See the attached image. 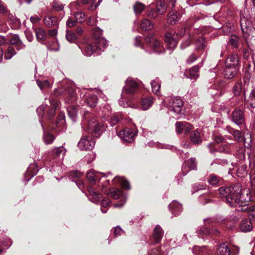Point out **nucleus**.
Masks as SVG:
<instances>
[{
	"instance_id": "f257e3e1",
	"label": "nucleus",
	"mask_w": 255,
	"mask_h": 255,
	"mask_svg": "<svg viewBox=\"0 0 255 255\" xmlns=\"http://www.w3.org/2000/svg\"><path fill=\"white\" fill-rule=\"evenodd\" d=\"M241 186L240 184L234 185L230 187H222L219 189L221 197L225 198L227 203L231 207H241L246 203V198H243L241 193Z\"/></svg>"
},
{
	"instance_id": "f03ea898",
	"label": "nucleus",
	"mask_w": 255,
	"mask_h": 255,
	"mask_svg": "<svg viewBox=\"0 0 255 255\" xmlns=\"http://www.w3.org/2000/svg\"><path fill=\"white\" fill-rule=\"evenodd\" d=\"M245 18H241L240 24L243 37L246 39L248 45L252 48H255V28L246 23Z\"/></svg>"
},
{
	"instance_id": "7ed1b4c3",
	"label": "nucleus",
	"mask_w": 255,
	"mask_h": 255,
	"mask_svg": "<svg viewBox=\"0 0 255 255\" xmlns=\"http://www.w3.org/2000/svg\"><path fill=\"white\" fill-rule=\"evenodd\" d=\"M204 226L200 227L197 231V234L199 238H204L208 235L218 236L220 234L219 230L214 227L215 222L211 219L204 220Z\"/></svg>"
},
{
	"instance_id": "20e7f679",
	"label": "nucleus",
	"mask_w": 255,
	"mask_h": 255,
	"mask_svg": "<svg viewBox=\"0 0 255 255\" xmlns=\"http://www.w3.org/2000/svg\"><path fill=\"white\" fill-rule=\"evenodd\" d=\"M53 95L56 97L63 96L67 103H73L76 100V94L74 89L68 85L55 89Z\"/></svg>"
},
{
	"instance_id": "39448f33",
	"label": "nucleus",
	"mask_w": 255,
	"mask_h": 255,
	"mask_svg": "<svg viewBox=\"0 0 255 255\" xmlns=\"http://www.w3.org/2000/svg\"><path fill=\"white\" fill-rule=\"evenodd\" d=\"M106 127L103 122L93 119L88 122V132L93 136L97 137L105 130Z\"/></svg>"
},
{
	"instance_id": "423d86ee",
	"label": "nucleus",
	"mask_w": 255,
	"mask_h": 255,
	"mask_svg": "<svg viewBox=\"0 0 255 255\" xmlns=\"http://www.w3.org/2000/svg\"><path fill=\"white\" fill-rule=\"evenodd\" d=\"M138 89V84L131 78H128L126 80V85L123 88V92L122 93V99L125 98L124 97V95H130L135 93Z\"/></svg>"
},
{
	"instance_id": "0eeeda50",
	"label": "nucleus",
	"mask_w": 255,
	"mask_h": 255,
	"mask_svg": "<svg viewBox=\"0 0 255 255\" xmlns=\"http://www.w3.org/2000/svg\"><path fill=\"white\" fill-rule=\"evenodd\" d=\"M183 106V102L179 98H171L167 104L168 108L176 114H180Z\"/></svg>"
},
{
	"instance_id": "6e6552de",
	"label": "nucleus",
	"mask_w": 255,
	"mask_h": 255,
	"mask_svg": "<svg viewBox=\"0 0 255 255\" xmlns=\"http://www.w3.org/2000/svg\"><path fill=\"white\" fill-rule=\"evenodd\" d=\"M178 40V35L176 33H172L168 32L165 35L164 41L167 49L172 50L174 49L177 46Z\"/></svg>"
},
{
	"instance_id": "1a4fd4ad",
	"label": "nucleus",
	"mask_w": 255,
	"mask_h": 255,
	"mask_svg": "<svg viewBox=\"0 0 255 255\" xmlns=\"http://www.w3.org/2000/svg\"><path fill=\"white\" fill-rule=\"evenodd\" d=\"M231 119L233 122L238 126L244 125L245 123L244 111L240 109H236L232 112Z\"/></svg>"
},
{
	"instance_id": "9d476101",
	"label": "nucleus",
	"mask_w": 255,
	"mask_h": 255,
	"mask_svg": "<svg viewBox=\"0 0 255 255\" xmlns=\"http://www.w3.org/2000/svg\"><path fill=\"white\" fill-rule=\"evenodd\" d=\"M135 134L129 128H126L121 130L118 133V135L124 142H131L134 140Z\"/></svg>"
},
{
	"instance_id": "9b49d317",
	"label": "nucleus",
	"mask_w": 255,
	"mask_h": 255,
	"mask_svg": "<svg viewBox=\"0 0 255 255\" xmlns=\"http://www.w3.org/2000/svg\"><path fill=\"white\" fill-rule=\"evenodd\" d=\"M95 144V142L92 138H88L86 136H84L80 139L78 145L81 150H87L92 149Z\"/></svg>"
},
{
	"instance_id": "f8f14e48",
	"label": "nucleus",
	"mask_w": 255,
	"mask_h": 255,
	"mask_svg": "<svg viewBox=\"0 0 255 255\" xmlns=\"http://www.w3.org/2000/svg\"><path fill=\"white\" fill-rule=\"evenodd\" d=\"M9 41V44L14 45L17 50L23 49L25 47V45L21 41L18 34H12Z\"/></svg>"
},
{
	"instance_id": "ddd939ff",
	"label": "nucleus",
	"mask_w": 255,
	"mask_h": 255,
	"mask_svg": "<svg viewBox=\"0 0 255 255\" xmlns=\"http://www.w3.org/2000/svg\"><path fill=\"white\" fill-rule=\"evenodd\" d=\"M199 66L195 65L188 70H186L184 72V75L187 78L196 80L199 76Z\"/></svg>"
},
{
	"instance_id": "4468645a",
	"label": "nucleus",
	"mask_w": 255,
	"mask_h": 255,
	"mask_svg": "<svg viewBox=\"0 0 255 255\" xmlns=\"http://www.w3.org/2000/svg\"><path fill=\"white\" fill-rule=\"evenodd\" d=\"M239 69V68L226 65L223 72L225 78L228 79H232L237 75Z\"/></svg>"
},
{
	"instance_id": "2eb2a0df",
	"label": "nucleus",
	"mask_w": 255,
	"mask_h": 255,
	"mask_svg": "<svg viewBox=\"0 0 255 255\" xmlns=\"http://www.w3.org/2000/svg\"><path fill=\"white\" fill-rule=\"evenodd\" d=\"M84 54L87 56H90L94 53H97L98 54H100L98 51V48L96 47L95 43H87L85 45L83 50Z\"/></svg>"
},
{
	"instance_id": "dca6fc26",
	"label": "nucleus",
	"mask_w": 255,
	"mask_h": 255,
	"mask_svg": "<svg viewBox=\"0 0 255 255\" xmlns=\"http://www.w3.org/2000/svg\"><path fill=\"white\" fill-rule=\"evenodd\" d=\"M214 197L215 194L213 192L208 191L199 196V201L201 204L205 205L212 202Z\"/></svg>"
},
{
	"instance_id": "f3484780",
	"label": "nucleus",
	"mask_w": 255,
	"mask_h": 255,
	"mask_svg": "<svg viewBox=\"0 0 255 255\" xmlns=\"http://www.w3.org/2000/svg\"><path fill=\"white\" fill-rule=\"evenodd\" d=\"M225 65L239 68V59L237 54H233L228 57L225 61Z\"/></svg>"
},
{
	"instance_id": "a211bd4d",
	"label": "nucleus",
	"mask_w": 255,
	"mask_h": 255,
	"mask_svg": "<svg viewBox=\"0 0 255 255\" xmlns=\"http://www.w3.org/2000/svg\"><path fill=\"white\" fill-rule=\"evenodd\" d=\"M164 235V232L159 225H157L153 231V238L155 243H158L160 242Z\"/></svg>"
},
{
	"instance_id": "6ab92c4d",
	"label": "nucleus",
	"mask_w": 255,
	"mask_h": 255,
	"mask_svg": "<svg viewBox=\"0 0 255 255\" xmlns=\"http://www.w3.org/2000/svg\"><path fill=\"white\" fill-rule=\"evenodd\" d=\"M114 184H120L126 190H129L130 186L129 182L123 177L116 176L113 180Z\"/></svg>"
},
{
	"instance_id": "aec40b11",
	"label": "nucleus",
	"mask_w": 255,
	"mask_h": 255,
	"mask_svg": "<svg viewBox=\"0 0 255 255\" xmlns=\"http://www.w3.org/2000/svg\"><path fill=\"white\" fill-rule=\"evenodd\" d=\"M240 230L243 232H248L253 229V225L250 219H245L243 220L240 225Z\"/></svg>"
},
{
	"instance_id": "412c9836",
	"label": "nucleus",
	"mask_w": 255,
	"mask_h": 255,
	"mask_svg": "<svg viewBox=\"0 0 255 255\" xmlns=\"http://www.w3.org/2000/svg\"><path fill=\"white\" fill-rule=\"evenodd\" d=\"M169 210L174 216L178 215L182 210V205L176 201L171 202L169 205Z\"/></svg>"
},
{
	"instance_id": "4be33fe9",
	"label": "nucleus",
	"mask_w": 255,
	"mask_h": 255,
	"mask_svg": "<svg viewBox=\"0 0 255 255\" xmlns=\"http://www.w3.org/2000/svg\"><path fill=\"white\" fill-rule=\"evenodd\" d=\"M224 87V83L220 81L218 85V89H216L214 88H211L209 89V93L213 97L220 96L223 94V90Z\"/></svg>"
},
{
	"instance_id": "5701e85b",
	"label": "nucleus",
	"mask_w": 255,
	"mask_h": 255,
	"mask_svg": "<svg viewBox=\"0 0 255 255\" xmlns=\"http://www.w3.org/2000/svg\"><path fill=\"white\" fill-rule=\"evenodd\" d=\"M44 23L48 27L57 26L58 25V22L56 17L47 15L44 19Z\"/></svg>"
},
{
	"instance_id": "b1692460",
	"label": "nucleus",
	"mask_w": 255,
	"mask_h": 255,
	"mask_svg": "<svg viewBox=\"0 0 255 255\" xmlns=\"http://www.w3.org/2000/svg\"><path fill=\"white\" fill-rule=\"evenodd\" d=\"M95 45L98 48V51L101 53V51H103L108 46L107 40L104 37L100 38L97 41L94 42Z\"/></svg>"
},
{
	"instance_id": "393cba45",
	"label": "nucleus",
	"mask_w": 255,
	"mask_h": 255,
	"mask_svg": "<svg viewBox=\"0 0 255 255\" xmlns=\"http://www.w3.org/2000/svg\"><path fill=\"white\" fill-rule=\"evenodd\" d=\"M105 193L114 199H118L122 196L123 192L121 189L112 188Z\"/></svg>"
},
{
	"instance_id": "a878e982",
	"label": "nucleus",
	"mask_w": 255,
	"mask_h": 255,
	"mask_svg": "<svg viewBox=\"0 0 255 255\" xmlns=\"http://www.w3.org/2000/svg\"><path fill=\"white\" fill-rule=\"evenodd\" d=\"M190 138L192 142L194 144H199L202 142L200 133L198 130H195L191 132Z\"/></svg>"
},
{
	"instance_id": "bb28decb",
	"label": "nucleus",
	"mask_w": 255,
	"mask_h": 255,
	"mask_svg": "<svg viewBox=\"0 0 255 255\" xmlns=\"http://www.w3.org/2000/svg\"><path fill=\"white\" fill-rule=\"evenodd\" d=\"M34 31L37 41H43L46 39L47 35L43 28L41 27L36 28L34 29Z\"/></svg>"
},
{
	"instance_id": "cd10ccee",
	"label": "nucleus",
	"mask_w": 255,
	"mask_h": 255,
	"mask_svg": "<svg viewBox=\"0 0 255 255\" xmlns=\"http://www.w3.org/2000/svg\"><path fill=\"white\" fill-rule=\"evenodd\" d=\"M233 92L235 96H240L242 94L245 95V91L243 88V85L242 82H237L233 88Z\"/></svg>"
},
{
	"instance_id": "c85d7f7f",
	"label": "nucleus",
	"mask_w": 255,
	"mask_h": 255,
	"mask_svg": "<svg viewBox=\"0 0 255 255\" xmlns=\"http://www.w3.org/2000/svg\"><path fill=\"white\" fill-rule=\"evenodd\" d=\"M154 98L149 96L142 99L141 106L144 110L148 109L153 104Z\"/></svg>"
},
{
	"instance_id": "c756f323",
	"label": "nucleus",
	"mask_w": 255,
	"mask_h": 255,
	"mask_svg": "<svg viewBox=\"0 0 255 255\" xmlns=\"http://www.w3.org/2000/svg\"><path fill=\"white\" fill-rule=\"evenodd\" d=\"M180 18V15L178 14L176 11H171L168 16L167 20L170 24H174L179 20Z\"/></svg>"
},
{
	"instance_id": "7c9ffc66",
	"label": "nucleus",
	"mask_w": 255,
	"mask_h": 255,
	"mask_svg": "<svg viewBox=\"0 0 255 255\" xmlns=\"http://www.w3.org/2000/svg\"><path fill=\"white\" fill-rule=\"evenodd\" d=\"M67 112L69 117L73 122H75L77 119V108L74 106H70L67 108Z\"/></svg>"
},
{
	"instance_id": "2f4dec72",
	"label": "nucleus",
	"mask_w": 255,
	"mask_h": 255,
	"mask_svg": "<svg viewBox=\"0 0 255 255\" xmlns=\"http://www.w3.org/2000/svg\"><path fill=\"white\" fill-rule=\"evenodd\" d=\"M97 97L94 95H91L86 98L85 102L89 107L93 108L97 105Z\"/></svg>"
},
{
	"instance_id": "473e14b6",
	"label": "nucleus",
	"mask_w": 255,
	"mask_h": 255,
	"mask_svg": "<svg viewBox=\"0 0 255 255\" xmlns=\"http://www.w3.org/2000/svg\"><path fill=\"white\" fill-rule=\"evenodd\" d=\"M221 181L222 178L216 175L210 174L208 177V182L212 186H219Z\"/></svg>"
},
{
	"instance_id": "72a5a7b5",
	"label": "nucleus",
	"mask_w": 255,
	"mask_h": 255,
	"mask_svg": "<svg viewBox=\"0 0 255 255\" xmlns=\"http://www.w3.org/2000/svg\"><path fill=\"white\" fill-rule=\"evenodd\" d=\"M42 128L43 129V140L45 144H50L52 143L55 137L54 136V135L48 132H46L44 130L43 127L42 126Z\"/></svg>"
},
{
	"instance_id": "f704fd0d",
	"label": "nucleus",
	"mask_w": 255,
	"mask_h": 255,
	"mask_svg": "<svg viewBox=\"0 0 255 255\" xmlns=\"http://www.w3.org/2000/svg\"><path fill=\"white\" fill-rule=\"evenodd\" d=\"M154 24L147 19H144L140 23L141 28L143 30H150L153 28Z\"/></svg>"
},
{
	"instance_id": "c9c22d12",
	"label": "nucleus",
	"mask_w": 255,
	"mask_h": 255,
	"mask_svg": "<svg viewBox=\"0 0 255 255\" xmlns=\"http://www.w3.org/2000/svg\"><path fill=\"white\" fill-rule=\"evenodd\" d=\"M153 49V50L158 53H160L164 50V48L161 45L160 41L155 39L152 45H150Z\"/></svg>"
},
{
	"instance_id": "e433bc0d",
	"label": "nucleus",
	"mask_w": 255,
	"mask_h": 255,
	"mask_svg": "<svg viewBox=\"0 0 255 255\" xmlns=\"http://www.w3.org/2000/svg\"><path fill=\"white\" fill-rule=\"evenodd\" d=\"M45 45L50 50L54 51L59 50L60 46L57 39L55 41H53L45 43Z\"/></svg>"
},
{
	"instance_id": "4c0bfd02",
	"label": "nucleus",
	"mask_w": 255,
	"mask_h": 255,
	"mask_svg": "<svg viewBox=\"0 0 255 255\" xmlns=\"http://www.w3.org/2000/svg\"><path fill=\"white\" fill-rule=\"evenodd\" d=\"M248 106L252 108H255V89L252 90L248 99L246 101Z\"/></svg>"
},
{
	"instance_id": "58836bf2",
	"label": "nucleus",
	"mask_w": 255,
	"mask_h": 255,
	"mask_svg": "<svg viewBox=\"0 0 255 255\" xmlns=\"http://www.w3.org/2000/svg\"><path fill=\"white\" fill-rule=\"evenodd\" d=\"M101 112V116L105 120H106L107 119L110 118L111 115L112 114L111 108L110 106L108 105L102 107Z\"/></svg>"
},
{
	"instance_id": "ea45409f",
	"label": "nucleus",
	"mask_w": 255,
	"mask_h": 255,
	"mask_svg": "<svg viewBox=\"0 0 255 255\" xmlns=\"http://www.w3.org/2000/svg\"><path fill=\"white\" fill-rule=\"evenodd\" d=\"M66 150L63 146H59L55 148L52 151V155L55 157H57L62 155V157L65 155Z\"/></svg>"
},
{
	"instance_id": "a19ab883",
	"label": "nucleus",
	"mask_w": 255,
	"mask_h": 255,
	"mask_svg": "<svg viewBox=\"0 0 255 255\" xmlns=\"http://www.w3.org/2000/svg\"><path fill=\"white\" fill-rule=\"evenodd\" d=\"M196 49L198 50H203L206 46V42L205 39L201 37H199L196 41Z\"/></svg>"
},
{
	"instance_id": "79ce46f5",
	"label": "nucleus",
	"mask_w": 255,
	"mask_h": 255,
	"mask_svg": "<svg viewBox=\"0 0 255 255\" xmlns=\"http://www.w3.org/2000/svg\"><path fill=\"white\" fill-rule=\"evenodd\" d=\"M92 32V36L95 39V41H97V40H98L102 37V35H103V30L99 27H96L93 28Z\"/></svg>"
},
{
	"instance_id": "37998d69",
	"label": "nucleus",
	"mask_w": 255,
	"mask_h": 255,
	"mask_svg": "<svg viewBox=\"0 0 255 255\" xmlns=\"http://www.w3.org/2000/svg\"><path fill=\"white\" fill-rule=\"evenodd\" d=\"M16 51L15 49L11 47V46H9L7 47V51L4 55V58L6 60L10 59L13 56L16 54Z\"/></svg>"
},
{
	"instance_id": "c03bdc74",
	"label": "nucleus",
	"mask_w": 255,
	"mask_h": 255,
	"mask_svg": "<svg viewBox=\"0 0 255 255\" xmlns=\"http://www.w3.org/2000/svg\"><path fill=\"white\" fill-rule=\"evenodd\" d=\"M167 6L165 1H158L156 4V11L160 14H163L166 10Z\"/></svg>"
},
{
	"instance_id": "a18cd8bd",
	"label": "nucleus",
	"mask_w": 255,
	"mask_h": 255,
	"mask_svg": "<svg viewBox=\"0 0 255 255\" xmlns=\"http://www.w3.org/2000/svg\"><path fill=\"white\" fill-rule=\"evenodd\" d=\"M218 255H231V251L229 247L226 246H220L218 249Z\"/></svg>"
},
{
	"instance_id": "49530a36",
	"label": "nucleus",
	"mask_w": 255,
	"mask_h": 255,
	"mask_svg": "<svg viewBox=\"0 0 255 255\" xmlns=\"http://www.w3.org/2000/svg\"><path fill=\"white\" fill-rule=\"evenodd\" d=\"M152 92L157 95L160 94V84L157 81L153 80L151 82Z\"/></svg>"
},
{
	"instance_id": "de8ad7c7",
	"label": "nucleus",
	"mask_w": 255,
	"mask_h": 255,
	"mask_svg": "<svg viewBox=\"0 0 255 255\" xmlns=\"http://www.w3.org/2000/svg\"><path fill=\"white\" fill-rule=\"evenodd\" d=\"M144 5L139 2H136L133 5V9L136 14H140L144 9Z\"/></svg>"
},
{
	"instance_id": "09e8293b",
	"label": "nucleus",
	"mask_w": 255,
	"mask_h": 255,
	"mask_svg": "<svg viewBox=\"0 0 255 255\" xmlns=\"http://www.w3.org/2000/svg\"><path fill=\"white\" fill-rule=\"evenodd\" d=\"M88 191L91 195L93 196V198L96 201H99L101 199V195L98 192H96L92 187L88 186Z\"/></svg>"
},
{
	"instance_id": "8fccbe9b",
	"label": "nucleus",
	"mask_w": 255,
	"mask_h": 255,
	"mask_svg": "<svg viewBox=\"0 0 255 255\" xmlns=\"http://www.w3.org/2000/svg\"><path fill=\"white\" fill-rule=\"evenodd\" d=\"M66 38L70 42H74L77 39L76 34L70 31H67Z\"/></svg>"
},
{
	"instance_id": "3c124183",
	"label": "nucleus",
	"mask_w": 255,
	"mask_h": 255,
	"mask_svg": "<svg viewBox=\"0 0 255 255\" xmlns=\"http://www.w3.org/2000/svg\"><path fill=\"white\" fill-rule=\"evenodd\" d=\"M106 121L109 123L111 126L113 127L119 122V118L117 116L112 114L110 118L106 119Z\"/></svg>"
},
{
	"instance_id": "603ef678",
	"label": "nucleus",
	"mask_w": 255,
	"mask_h": 255,
	"mask_svg": "<svg viewBox=\"0 0 255 255\" xmlns=\"http://www.w3.org/2000/svg\"><path fill=\"white\" fill-rule=\"evenodd\" d=\"M250 199V197H248V199H246L247 201H248ZM248 202H247L246 203H244L243 206L241 207H243V208L240 210L238 209V210H241L242 211H248V212L249 213L251 212H255V206H251L250 207H247L246 206V203Z\"/></svg>"
},
{
	"instance_id": "864d4df0",
	"label": "nucleus",
	"mask_w": 255,
	"mask_h": 255,
	"mask_svg": "<svg viewBox=\"0 0 255 255\" xmlns=\"http://www.w3.org/2000/svg\"><path fill=\"white\" fill-rule=\"evenodd\" d=\"M36 83L37 85L41 89L47 88L50 87V84L49 82L47 80L44 81L37 80H36Z\"/></svg>"
},
{
	"instance_id": "5fc2aeb1",
	"label": "nucleus",
	"mask_w": 255,
	"mask_h": 255,
	"mask_svg": "<svg viewBox=\"0 0 255 255\" xmlns=\"http://www.w3.org/2000/svg\"><path fill=\"white\" fill-rule=\"evenodd\" d=\"M187 165L190 170L197 169V162L195 158H191L187 162Z\"/></svg>"
},
{
	"instance_id": "6e6d98bb",
	"label": "nucleus",
	"mask_w": 255,
	"mask_h": 255,
	"mask_svg": "<svg viewBox=\"0 0 255 255\" xmlns=\"http://www.w3.org/2000/svg\"><path fill=\"white\" fill-rule=\"evenodd\" d=\"M75 19L77 22L82 23L85 20V14L81 12H76L74 14Z\"/></svg>"
},
{
	"instance_id": "4d7b16f0",
	"label": "nucleus",
	"mask_w": 255,
	"mask_h": 255,
	"mask_svg": "<svg viewBox=\"0 0 255 255\" xmlns=\"http://www.w3.org/2000/svg\"><path fill=\"white\" fill-rule=\"evenodd\" d=\"M87 178L91 183L95 182L97 180L95 173L93 170H90L87 173Z\"/></svg>"
},
{
	"instance_id": "13d9d810",
	"label": "nucleus",
	"mask_w": 255,
	"mask_h": 255,
	"mask_svg": "<svg viewBox=\"0 0 255 255\" xmlns=\"http://www.w3.org/2000/svg\"><path fill=\"white\" fill-rule=\"evenodd\" d=\"M184 122H178L175 124L176 131L177 133H181L184 131Z\"/></svg>"
},
{
	"instance_id": "bf43d9fd",
	"label": "nucleus",
	"mask_w": 255,
	"mask_h": 255,
	"mask_svg": "<svg viewBox=\"0 0 255 255\" xmlns=\"http://www.w3.org/2000/svg\"><path fill=\"white\" fill-rule=\"evenodd\" d=\"M97 22V17L94 15H91L87 20V23L89 26H94Z\"/></svg>"
},
{
	"instance_id": "052dcab7",
	"label": "nucleus",
	"mask_w": 255,
	"mask_h": 255,
	"mask_svg": "<svg viewBox=\"0 0 255 255\" xmlns=\"http://www.w3.org/2000/svg\"><path fill=\"white\" fill-rule=\"evenodd\" d=\"M52 7L56 10L59 11L63 9L64 6L62 3L57 1H54L52 3Z\"/></svg>"
},
{
	"instance_id": "680f3d73",
	"label": "nucleus",
	"mask_w": 255,
	"mask_h": 255,
	"mask_svg": "<svg viewBox=\"0 0 255 255\" xmlns=\"http://www.w3.org/2000/svg\"><path fill=\"white\" fill-rule=\"evenodd\" d=\"M160 14L156 11V9H151L147 13V16L152 19L157 17Z\"/></svg>"
},
{
	"instance_id": "e2e57ef3",
	"label": "nucleus",
	"mask_w": 255,
	"mask_h": 255,
	"mask_svg": "<svg viewBox=\"0 0 255 255\" xmlns=\"http://www.w3.org/2000/svg\"><path fill=\"white\" fill-rule=\"evenodd\" d=\"M82 173L77 171H72L69 173V177L74 181V178H78L82 175Z\"/></svg>"
},
{
	"instance_id": "0e129e2a",
	"label": "nucleus",
	"mask_w": 255,
	"mask_h": 255,
	"mask_svg": "<svg viewBox=\"0 0 255 255\" xmlns=\"http://www.w3.org/2000/svg\"><path fill=\"white\" fill-rule=\"evenodd\" d=\"M198 56L194 53H192L186 60V63L188 64H190L194 62L197 59Z\"/></svg>"
},
{
	"instance_id": "69168bd1",
	"label": "nucleus",
	"mask_w": 255,
	"mask_h": 255,
	"mask_svg": "<svg viewBox=\"0 0 255 255\" xmlns=\"http://www.w3.org/2000/svg\"><path fill=\"white\" fill-rule=\"evenodd\" d=\"M124 233V231L122 229L120 226H117L114 229V235L116 237L122 235Z\"/></svg>"
},
{
	"instance_id": "338daca9",
	"label": "nucleus",
	"mask_w": 255,
	"mask_h": 255,
	"mask_svg": "<svg viewBox=\"0 0 255 255\" xmlns=\"http://www.w3.org/2000/svg\"><path fill=\"white\" fill-rule=\"evenodd\" d=\"M205 189V186L199 183H196L193 185V189L194 192H197L200 190Z\"/></svg>"
},
{
	"instance_id": "774afa93",
	"label": "nucleus",
	"mask_w": 255,
	"mask_h": 255,
	"mask_svg": "<svg viewBox=\"0 0 255 255\" xmlns=\"http://www.w3.org/2000/svg\"><path fill=\"white\" fill-rule=\"evenodd\" d=\"M155 39V38L153 36L148 35L144 37V40L145 43L149 44V46H150V45H152Z\"/></svg>"
}]
</instances>
